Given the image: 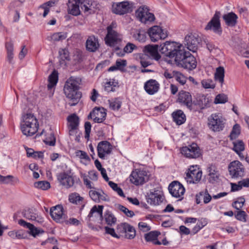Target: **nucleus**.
<instances>
[{"instance_id":"1","label":"nucleus","mask_w":249,"mask_h":249,"mask_svg":"<svg viewBox=\"0 0 249 249\" xmlns=\"http://www.w3.org/2000/svg\"><path fill=\"white\" fill-rule=\"evenodd\" d=\"M160 52L165 56L173 58L177 66L180 67L182 64L181 61H185L188 57L184 47L181 44L175 42L166 41L160 46Z\"/></svg>"},{"instance_id":"2","label":"nucleus","mask_w":249,"mask_h":249,"mask_svg":"<svg viewBox=\"0 0 249 249\" xmlns=\"http://www.w3.org/2000/svg\"><path fill=\"white\" fill-rule=\"evenodd\" d=\"M81 80L79 77L71 76L66 82L64 91L66 97L72 102L69 104L71 106L76 105L82 96V94L78 91L79 85Z\"/></svg>"},{"instance_id":"3","label":"nucleus","mask_w":249,"mask_h":249,"mask_svg":"<svg viewBox=\"0 0 249 249\" xmlns=\"http://www.w3.org/2000/svg\"><path fill=\"white\" fill-rule=\"evenodd\" d=\"M38 126L37 120L33 114L29 113L22 115L20 128L24 135H34L37 132Z\"/></svg>"},{"instance_id":"4","label":"nucleus","mask_w":249,"mask_h":249,"mask_svg":"<svg viewBox=\"0 0 249 249\" xmlns=\"http://www.w3.org/2000/svg\"><path fill=\"white\" fill-rule=\"evenodd\" d=\"M207 170L208 173V181L210 183L218 185H223L222 183L223 182L226 185V183H228V180L220 175L219 171L214 165H210Z\"/></svg>"},{"instance_id":"5","label":"nucleus","mask_w":249,"mask_h":249,"mask_svg":"<svg viewBox=\"0 0 249 249\" xmlns=\"http://www.w3.org/2000/svg\"><path fill=\"white\" fill-rule=\"evenodd\" d=\"M133 3L127 0L114 2L112 5V11L114 14L123 15L131 13L133 11Z\"/></svg>"},{"instance_id":"6","label":"nucleus","mask_w":249,"mask_h":249,"mask_svg":"<svg viewBox=\"0 0 249 249\" xmlns=\"http://www.w3.org/2000/svg\"><path fill=\"white\" fill-rule=\"evenodd\" d=\"M221 13L216 11L213 16L205 27L206 31H212L214 33L220 36L222 33V29L220 20Z\"/></svg>"},{"instance_id":"7","label":"nucleus","mask_w":249,"mask_h":249,"mask_svg":"<svg viewBox=\"0 0 249 249\" xmlns=\"http://www.w3.org/2000/svg\"><path fill=\"white\" fill-rule=\"evenodd\" d=\"M149 179V176L146 171L140 169H135L131 172L129 180L133 184L142 185Z\"/></svg>"},{"instance_id":"8","label":"nucleus","mask_w":249,"mask_h":249,"mask_svg":"<svg viewBox=\"0 0 249 249\" xmlns=\"http://www.w3.org/2000/svg\"><path fill=\"white\" fill-rule=\"evenodd\" d=\"M135 15L138 20L145 24L150 23L155 19L154 15L149 12V10L145 6L140 7L136 11Z\"/></svg>"},{"instance_id":"9","label":"nucleus","mask_w":249,"mask_h":249,"mask_svg":"<svg viewBox=\"0 0 249 249\" xmlns=\"http://www.w3.org/2000/svg\"><path fill=\"white\" fill-rule=\"evenodd\" d=\"M202 175V171L197 165L192 166L186 173L185 178L188 184H196L200 181Z\"/></svg>"},{"instance_id":"10","label":"nucleus","mask_w":249,"mask_h":249,"mask_svg":"<svg viewBox=\"0 0 249 249\" xmlns=\"http://www.w3.org/2000/svg\"><path fill=\"white\" fill-rule=\"evenodd\" d=\"M224 119L219 114H212L208 118V126L213 131H220L224 127Z\"/></svg>"},{"instance_id":"11","label":"nucleus","mask_w":249,"mask_h":249,"mask_svg":"<svg viewBox=\"0 0 249 249\" xmlns=\"http://www.w3.org/2000/svg\"><path fill=\"white\" fill-rule=\"evenodd\" d=\"M145 198L147 203L150 205H158L163 202L164 196L162 192L158 190H156L155 188L153 190H151L149 193H147Z\"/></svg>"},{"instance_id":"12","label":"nucleus","mask_w":249,"mask_h":249,"mask_svg":"<svg viewBox=\"0 0 249 249\" xmlns=\"http://www.w3.org/2000/svg\"><path fill=\"white\" fill-rule=\"evenodd\" d=\"M181 153L186 158L190 159H196L201 155L200 150L195 143L188 146L183 147L181 150Z\"/></svg>"},{"instance_id":"13","label":"nucleus","mask_w":249,"mask_h":249,"mask_svg":"<svg viewBox=\"0 0 249 249\" xmlns=\"http://www.w3.org/2000/svg\"><path fill=\"white\" fill-rule=\"evenodd\" d=\"M230 175L232 178H237L244 176L245 169L242 164L238 160L231 162L228 166Z\"/></svg>"},{"instance_id":"14","label":"nucleus","mask_w":249,"mask_h":249,"mask_svg":"<svg viewBox=\"0 0 249 249\" xmlns=\"http://www.w3.org/2000/svg\"><path fill=\"white\" fill-rule=\"evenodd\" d=\"M148 34L152 42L158 41L159 39H165L167 36L166 31L159 26H154L148 30Z\"/></svg>"},{"instance_id":"15","label":"nucleus","mask_w":249,"mask_h":249,"mask_svg":"<svg viewBox=\"0 0 249 249\" xmlns=\"http://www.w3.org/2000/svg\"><path fill=\"white\" fill-rule=\"evenodd\" d=\"M107 34L105 37V42L107 45L113 47L121 41V36L113 29L111 25L107 28Z\"/></svg>"},{"instance_id":"16","label":"nucleus","mask_w":249,"mask_h":249,"mask_svg":"<svg viewBox=\"0 0 249 249\" xmlns=\"http://www.w3.org/2000/svg\"><path fill=\"white\" fill-rule=\"evenodd\" d=\"M50 214L52 219L57 223H63L64 218L67 217L64 213L63 207L61 205H57L51 208Z\"/></svg>"},{"instance_id":"17","label":"nucleus","mask_w":249,"mask_h":249,"mask_svg":"<svg viewBox=\"0 0 249 249\" xmlns=\"http://www.w3.org/2000/svg\"><path fill=\"white\" fill-rule=\"evenodd\" d=\"M112 146L107 141L99 142L97 146L98 157L102 159H105L107 155L110 154L112 151Z\"/></svg>"},{"instance_id":"18","label":"nucleus","mask_w":249,"mask_h":249,"mask_svg":"<svg viewBox=\"0 0 249 249\" xmlns=\"http://www.w3.org/2000/svg\"><path fill=\"white\" fill-rule=\"evenodd\" d=\"M99 4L95 1L91 0H82L81 1V8L84 13L93 14L99 8Z\"/></svg>"},{"instance_id":"19","label":"nucleus","mask_w":249,"mask_h":249,"mask_svg":"<svg viewBox=\"0 0 249 249\" xmlns=\"http://www.w3.org/2000/svg\"><path fill=\"white\" fill-rule=\"evenodd\" d=\"M68 127L70 135H74L78 129L79 124V118L76 114H72L67 118Z\"/></svg>"},{"instance_id":"20","label":"nucleus","mask_w":249,"mask_h":249,"mask_svg":"<svg viewBox=\"0 0 249 249\" xmlns=\"http://www.w3.org/2000/svg\"><path fill=\"white\" fill-rule=\"evenodd\" d=\"M185 45L188 50L196 52L197 50L199 40L198 38L193 34L187 35L185 37Z\"/></svg>"},{"instance_id":"21","label":"nucleus","mask_w":249,"mask_h":249,"mask_svg":"<svg viewBox=\"0 0 249 249\" xmlns=\"http://www.w3.org/2000/svg\"><path fill=\"white\" fill-rule=\"evenodd\" d=\"M178 101L190 110L192 109V98L189 92L183 90L180 91L178 94Z\"/></svg>"},{"instance_id":"22","label":"nucleus","mask_w":249,"mask_h":249,"mask_svg":"<svg viewBox=\"0 0 249 249\" xmlns=\"http://www.w3.org/2000/svg\"><path fill=\"white\" fill-rule=\"evenodd\" d=\"M89 196L91 199L95 202H99L101 200L108 201L109 198L102 190H91L89 191Z\"/></svg>"},{"instance_id":"23","label":"nucleus","mask_w":249,"mask_h":249,"mask_svg":"<svg viewBox=\"0 0 249 249\" xmlns=\"http://www.w3.org/2000/svg\"><path fill=\"white\" fill-rule=\"evenodd\" d=\"M36 212V210L34 208H28L27 209L24 210L22 212V214L24 217L29 220L36 221L38 223L43 222V218L41 216L38 215Z\"/></svg>"},{"instance_id":"24","label":"nucleus","mask_w":249,"mask_h":249,"mask_svg":"<svg viewBox=\"0 0 249 249\" xmlns=\"http://www.w3.org/2000/svg\"><path fill=\"white\" fill-rule=\"evenodd\" d=\"M57 178L61 185L66 187H72L74 184V181L73 177L65 172L57 174Z\"/></svg>"},{"instance_id":"25","label":"nucleus","mask_w":249,"mask_h":249,"mask_svg":"<svg viewBox=\"0 0 249 249\" xmlns=\"http://www.w3.org/2000/svg\"><path fill=\"white\" fill-rule=\"evenodd\" d=\"M144 89L148 94L153 95L159 91L160 84L156 80L151 79L144 83Z\"/></svg>"},{"instance_id":"26","label":"nucleus","mask_w":249,"mask_h":249,"mask_svg":"<svg viewBox=\"0 0 249 249\" xmlns=\"http://www.w3.org/2000/svg\"><path fill=\"white\" fill-rule=\"evenodd\" d=\"M100 46L98 39L94 36H89L86 42V50L89 52H95Z\"/></svg>"},{"instance_id":"27","label":"nucleus","mask_w":249,"mask_h":249,"mask_svg":"<svg viewBox=\"0 0 249 249\" xmlns=\"http://www.w3.org/2000/svg\"><path fill=\"white\" fill-rule=\"evenodd\" d=\"M68 13L73 16L80 14L79 6H81L80 0H69L67 3Z\"/></svg>"},{"instance_id":"28","label":"nucleus","mask_w":249,"mask_h":249,"mask_svg":"<svg viewBox=\"0 0 249 249\" xmlns=\"http://www.w3.org/2000/svg\"><path fill=\"white\" fill-rule=\"evenodd\" d=\"M104 206L103 205H94L90 210L88 215L86 217V219L87 221V224L88 227L91 229H94V225L90 222L92 220V218L93 217V214L95 213H97L100 216H102V212L103 211Z\"/></svg>"},{"instance_id":"29","label":"nucleus","mask_w":249,"mask_h":249,"mask_svg":"<svg viewBox=\"0 0 249 249\" xmlns=\"http://www.w3.org/2000/svg\"><path fill=\"white\" fill-rule=\"evenodd\" d=\"M187 54L188 57L186 58L185 61H180V64H182L180 67L189 70L195 69L196 67V58L190 53H187Z\"/></svg>"},{"instance_id":"30","label":"nucleus","mask_w":249,"mask_h":249,"mask_svg":"<svg viewBox=\"0 0 249 249\" xmlns=\"http://www.w3.org/2000/svg\"><path fill=\"white\" fill-rule=\"evenodd\" d=\"M100 219L101 221L104 220L106 224L108 226L112 227L116 224L117 222V218L115 216L112 212L109 210H107L103 214L102 213V216H100Z\"/></svg>"},{"instance_id":"31","label":"nucleus","mask_w":249,"mask_h":249,"mask_svg":"<svg viewBox=\"0 0 249 249\" xmlns=\"http://www.w3.org/2000/svg\"><path fill=\"white\" fill-rule=\"evenodd\" d=\"M144 53L152 58L158 60L160 58V55L158 53V45H147L144 47Z\"/></svg>"},{"instance_id":"32","label":"nucleus","mask_w":249,"mask_h":249,"mask_svg":"<svg viewBox=\"0 0 249 249\" xmlns=\"http://www.w3.org/2000/svg\"><path fill=\"white\" fill-rule=\"evenodd\" d=\"M222 18L225 24L228 26L234 27L237 23L238 16L232 12L224 14Z\"/></svg>"},{"instance_id":"33","label":"nucleus","mask_w":249,"mask_h":249,"mask_svg":"<svg viewBox=\"0 0 249 249\" xmlns=\"http://www.w3.org/2000/svg\"><path fill=\"white\" fill-rule=\"evenodd\" d=\"M106 82H104L103 87L105 91L107 92H114L117 88H119L118 81L114 79H106Z\"/></svg>"},{"instance_id":"34","label":"nucleus","mask_w":249,"mask_h":249,"mask_svg":"<svg viewBox=\"0 0 249 249\" xmlns=\"http://www.w3.org/2000/svg\"><path fill=\"white\" fill-rule=\"evenodd\" d=\"M19 181L16 177L11 175L2 176L0 175V184L15 186L18 185Z\"/></svg>"},{"instance_id":"35","label":"nucleus","mask_w":249,"mask_h":249,"mask_svg":"<svg viewBox=\"0 0 249 249\" xmlns=\"http://www.w3.org/2000/svg\"><path fill=\"white\" fill-rule=\"evenodd\" d=\"M83 199L84 198L77 193H72L69 196V200L70 202L76 205H81L80 211H82L85 206V203L83 202Z\"/></svg>"},{"instance_id":"36","label":"nucleus","mask_w":249,"mask_h":249,"mask_svg":"<svg viewBox=\"0 0 249 249\" xmlns=\"http://www.w3.org/2000/svg\"><path fill=\"white\" fill-rule=\"evenodd\" d=\"M58 80V73L54 70L48 77V89L51 92L52 89L55 87Z\"/></svg>"},{"instance_id":"37","label":"nucleus","mask_w":249,"mask_h":249,"mask_svg":"<svg viewBox=\"0 0 249 249\" xmlns=\"http://www.w3.org/2000/svg\"><path fill=\"white\" fill-rule=\"evenodd\" d=\"M172 117L173 121L178 125L183 124L186 121L185 115L181 110L173 112Z\"/></svg>"},{"instance_id":"38","label":"nucleus","mask_w":249,"mask_h":249,"mask_svg":"<svg viewBox=\"0 0 249 249\" xmlns=\"http://www.w3.org/2000/svg\"><path fill=\"white\" fill-rule=\"evenodd\" d=\"M5 48L7 52V61L10 64L14 63V44L11 41L7 42L5 43Z\"/></svg>"},{"instance_id":"39","label":"nucleus","mask_w":249,"mask_h":249,"mask_svg":"<svg viewBox=\"0 0 249 249\" xmlns=\"http://www.w3.org/2000/svg\"><path fill=\"white\" fill-rule=\"evenodd\" d=\"M58 0H50L46 2H45L40 5L38 9H42L44 10L43 17H45L48 15L50 11V8L54 6L57 3Z\"/></svg>"},{"instance_id":"40","label":"nucleus","mask_w":249,"mask_h":249,"mask_svg":"<svg viewBox=\"0 0 249 249\" xmlns=\"http://www.w3.org/2000/svg\"><path fill=\"white\" fill-rule=\"evenodd\" d=\"M132 36L136 40L144 42L146 39V33L143 30H136L132 32Z\"/></svg>"},{"instance_id":"41","label":"nucleus","mask_w":249,"mask_h":249,"mask_svg":"<svg viewBox=\"0 0 249 249\" xmlns=\"http://www.w3.org/2000/svg\"><path fill=\"white\" fill-rule=\"evenodd\" d=\"M169 193L172 196L180 197L185 192V188H168Z\"/></svg>"},{"instance_id":"42","label":"nucleus","mask_w":249,"mask_h":249,"mask_svg":"<svg viewBox=\"0 0 249 249\" xmlns=\"http://www.w3.org/2000/svg\"><path fill=\"white\" fill-rule=\"evenodd\" d=\"M160 232L159 231H151L144 234V239L146 242H153L157 239Z\"/></svg>"},{"instance_id":"43","label":"nucleus","mask_w":249,"mask_h":249,"mask_svg":"<svg viewBox=\"0 0 249 249\" xmlns=\"http://www.w3.org/2000/svg\"><path fill=\"white\" fill-rule=\"evenodd\" d=\"M67 37V34L64 32H57L53 34L49 37L50 40L56 42L62 41L66 38Z\"/></svg>"},{"instance_id":"44","label":"nucleus","mask_w":249,"mask_h":249,"mask_svg":"<svg viewBox=\"0 0 249 249\" xmlns=\"http://www.w3.org/2000/svg\"><path fill=\"white\" fill-rule=\"evenodd\" d=\"M109 107L113 110H118L121 106L122 102L119 98L108 100Z\"/></svg>"},{"instance_id":"45","label":"nucleus","mask_w":249,"mask_h":249,"mask_svg":"<svg viewBox=\"0 0 249 249\" xmlns=\"http://www.w3.org/2000/svg\"><path fill=\"white\" fill-rule=\"evenodd\" d=\"M136 236V230L135 228L128 224L127 227L126 232L124 235V237L128 239H133Z\"/></svg>"},{"instance_id":"46","label":"nucleus","mask_w":249,"mask_h":249,"mask_svg":"<svg viewBox=\"0 0 249 249\" xmlns=\"http://www.w3.org/2000/svg\"><path fill=\"white\" fill-rule=\"evenodd\" d=\"M224 69L222 67H219L216 69V72L215 73V78L221 84L224 82Z\"/></svg>"},{"instance_id":"47","label":"nucleus","mask_w":249,"mask_h":249,"mask_svg":"<svg viewBox=\"0 0 249 249\" xmlns=\"http://www.w3.org/2000/svg\"><path fill=\"white\" fill-rule=\"evenodd\" d=\"M106 113L104 111L97 110L95 113V117L94 118V121L95 123H100L103 122L106 117Z\"/></svg>"},{"instance_id":"48","label":"nucleus","mask_w":249,"mask_h":249,"mask_svg":"<svg viewBox=\"0 0 249 249\" xmlns=\"http://www.w3.org/2000/svg\"><path fill=\"white\" fill-rule=\"evenodd\" d=\"M137 48V46L133 43H128L124 47L123 53H117L120 56H123L124 55L125 53H131L133 51Z\"/></svg>"},{"instance_id":"49","label":"nucleus","mask_w":249,"mask_h":249,"mask_svg":"<svg viewBox=\"0 0 249 249\" xmlns=\"http://www.w3.org/2000/svg\"><path fill=\"white\" fill-rule=\"evenodd\" d=\"M248 215L246 212L243 210H237L234 213L235 218L240 221L246 222L247 221V217Z\"/></svg>"},{"instance_id":"50","label":"nucleus","mask_w":249,"mask_h":249,"mask_svg":"<svg viewBox=\"0 0 249 249\" xmlns=\"http://www.w3.org/2000/svg\"><path fill=\"white\" fill-rule=\"evenodd\" d=\"M240 132L241 129L239 124H234L230 134V139L231 140L236 139L240 135Z\"/></svg>"},{"instance_id":"51","label":"nucleus","mask_w":249,"mask_h":249,"mask_svg":"<svg viewBox=\"0 0 249 249\" xmlns=\"http://www.w3.org/2000/svg\"><path fill=\"white\" fill-rule=\"evenodd\" d=\"M245 202V199L244 197L242 196L239 197L237 198V200L234 201L232 203V206L237 210H239L243 207Z\"/></svg>"},{"instance_id":"52","label":"nucleus","mask_w":249,"mask_h":249,"mask_svg":"<svg viewBox=\"0 0 249 249\" xmlns=\"http://www.w3.org/2000/svg\"><path fill=\"white\" fill-rule=\"evenodd\" d=\"M198 105L201 109L207 108L210 106V101L208 98L205 96L200 97L198 101Z\"/></svg>"},{"instance_id":"53","label":"nucleus","mask_w":249,"mask_h":249,"mask_svg":"<svg viewBox=\"0 0 249 249\" xmlns=\"http://www.w3.org/2000/svg\"><path fill=\"white\" fill-rule=\"evenodd\" d=\"M32 227H30L29 230L30 231L28 232L34 237H36L39 234H42L45 232L44 231L41 229H38L36 228L33 224H32Z\"/></svg>"},{"instance_id":"54","label":"nucleus","mask_w":249,"mask_h":249,"mask_svg":"<svg viewBox=\"0 0 249 249\" xmlns=\"http://www.w3.org/2000/svg\"><path fill=\"white\" fill-rule=\"evenodd\" d=\"M117 208L123 212L127 217H132L135 215L133 211L128 210L126 207L121 204L118 205Z\"/></svg>"},{"instance_id":"55","label":"nucleus","mask_w":249,"mask_h":249,"mask_svg":"<svg viewBox=\"0 0 249 249\" xmlns=\"http://www.w3.org/2000/svg\"><path fill=\"white\" fill-rule=\"evenodd\" d=\"M128 223L126 222L121 223L116 227L117 232L119 234V235H121L124 234V235L126 232L127 227L128 226Z\"/></svg>"},{"instance_id":"56","label":"nucleus","mask_w":249,"mask_h":249,"mask_svg":"<svg viewBox=\"0 0 249 249\" xmlns=\"http://www.w3.org/2000/svg\"><path fill=\"white\" fill-rule=\"evenodd\" d=\"M233 150L236 153H239L244 150L245 146L243 142L242 141L239 140L237 142H233Z\"/></svg>"},{"instance_id":"57","label":"nucleus","mask_w":249,"mask_h":249,"mask_svg":"<svg viewBox=\"0 0 249 249\" xmlns=\"http://www.w3.org/2000/svg\"><path fill=\"white\" fill-rule=\"evenodd\" d=\"M228 101V97L224 94H219L215 98L214 103L215 104H224Z\"/></svg>"},{"instance_id":"58","label":"nucleus","mask_w":249,"mask_h":249,"mask_svg":"<svg viewBox=\"0 0 249 249\" xmlns=\"http://www.w3.org/2000/svg\"><path fill=\"white\" fill-rule=\"evenodd\" d=\"M174 78L181 85H184L186 82V77L178 71H174Z\"/></svg>"},{"instance_id":"59","label":"nucleus","mask_w":249,"mask_h":249,"mask_svg":"<svg viewBox=\"0 0 249 249\" xmlns=\"http://www.w3.org/2000/svg\"><path fill=\"white\" fill-rule=\"evenodd\" d=\"M44 142L50 146H54L55 144V138L53 133H51L44 140Z\"/></svg>"},{"instance_id":"60","label":"nucleus","mask_w":249,"mask_h":249,"mask_svg":"<svg viewBox=\"0 0 249 249\" xmlns=\"http://www.w3.org/2000/svg\"><path fill=\"white\" fill-rule=\"evenodd\" d=\"M105 230V232L106 234H108L112 236V237L114 238H116L117 239L120 238L121 235H118L117 234L115 231V230L114 228L109 227L108 226H106L104 228Z\"/></svg>"},{"instance_id":"61","label":"nucleus","mask_w":249,"mask_h":249,"mask_svg":"<svg viewBox=\"0 0 249 249\" xmlns=\"http://www.w3.org/2000/svg\"><path fill=\"white\" fill-rule=\"evenodd\" d=\"M201 84L205 89H214L215 85L213 82L210 79H205L201 81Z\"/></svg>"},{"instance_id":"62","label":"nucleus","mask_w":249,"mask_h":249,"mask_svg":"<svg viewBox=\"0 0 249 249\" xmlns=\"http://www.w3.org/2000/svg\"><path fill=\"white\" fill-rule=\"evenodd\" d=\"M115 64L118 70L123 71L126 66L127 62L125 60L118 59L116 60Z\"/></svg>"},{"instance_id":"63","label":"nucleus","mask_w":249,"mask_h":249,"mask_svg":"<svg viewBox=\"0 0 249 249\" xmlns=\"http://www.w3.org/2000/svg\"><path fill=\"white\" fill-rule=\"evenodd\" d=\"M59 55L62 60H69L70 56L68 51L67 49H61L59 51Z\"/></svg>"},{"instance_id":"64","label":"nucleus","mask_w":249,"mask_h":249,"mask_svg":"<svg viewBox=\"0 0 249 249\" xmlns=\"http://www.w3.org/2000/svg\"><path fill=\"white\" fill-rule=\"evenodd\" d=\"M85 127V138L89 140L91 130V125L89 122H86L84 124Z\"/></svg>"}]
</instances>
